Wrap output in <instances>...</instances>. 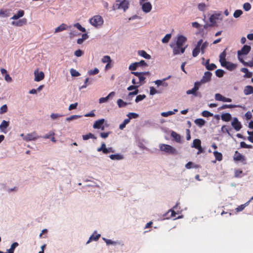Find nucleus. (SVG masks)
Here are the masks:
<instances>
[{
	"instance_id": "24",
	"label": "nucleus",
	"mask_w": 253,
	"mask_h": 253,
	"mask_svg": "<svg viewBox=\"0 0 253 253\" xmlns=\"http://www.w3.org/2000/svg\"><path fill=\"white\" fill-rule=\"evenodd\" d=\"M24 15V11L23 10H18L17 14H14L11 18V19L17 20L19 18H21Z\"/></svg>"
},
{
	"instance_id": "20",
	"label": "nucleus",
	"mask_w": 253,
	"mask_h": 253,
	"mask_svg": "<svg viewBox=\"0 0 253 253\" xmlns=\"http://www.w3.org/2000/svg\"><path fill=\"white\" fill-rule=\"evenodd\" d=\"M241 71L245 73V74L244 75V77L245 78H250L253 76V73L249 72L248 69L246 68H242L241 69Z\"/></svg>"
},
{
	"instance_id": "7",
	"label": "nucleus",
	"mask_w": 253,
	"mask_h": 253,
	"mask_svg": "<svg viewBox=\"0 0 253 253\" xmlns=\"http://www.w3.org/2000/svg\"><path fill=\"white\" fill-rule=\"evenodd\" d=\"M147 66L148 64L146 63V62L144 60H142L139 62H134L131 64L129 65L128 69L131 71H135L138 67H146Z\"/></svg>"
},
{
	"instance_id": "55",
	"label": "nucleus",
	"mask_w": 253,
	"mask_h": 253,
	"mask_svg": "<svg viewBox=\"0 0 253 253\" xmlns=\"http://www.w3.org/2000/svg\"><path fill=\"white\" fill-rule=\"evenodd\" d=\"M146 95L145 94H142V95H137L136 97V98H135V101L136 102V103H138L139 102V101H142V100H143L144 99H145L146 98Z\"/></svg>"
},
{
	"instance_id": "13",
	"label": "nucleus",
	"mask_w": 253,
	"mask_h": 253,
	"mask_svg": "<svg viewBox=\"0 0 253 253\" xmlns=\"http://www.w3.org/2000/svg\"><path fill=\"white\" fill-rule=\"evenodd\" d=\"M222 66L225 67L229 71H232L237 68V65L229 61H226L224 63L223 65Z\"/></svg>"
},
{
	"instance_id": "12",
	"label": "nucleus",
	"mask_w": 253,
	"mask_h": 253,
	"mask_svg": "<svg viewBox=\"0 0 253 253\" xmlns=\"http://www.w3.org/2000/svg\"><path fill=\"white\" fill-rule=\"evenodd\" d=\"M9 125V122L5 120H3L0 125V131L4 133L7 132V128Z\"/></svg>"
},
{
	"instance_id": "51",
	"label": "nucleus",
	"mask_w": 253,
	"mask_h": 253,
	"mask_svg": "<svg viewBox=\"0 0 253 253\" xmlns=\"http://www.w3.org/2000/svg\"><path fill=\"white\" fill-rule=\"evenodd\" d=\"M242 14L243 11L241 10H236L233 13V16L234 18H237L239 17Z\"/></svg>"
},
{
	"instance_id": "39",
	"label": "nucleus",
	"mask_w": 253,
	"mask_h": 253,
	"mask_svg": "<svg viewBox=\"0 0 253 253\" xmlns=\"http://www.w3.org/2000/svg\"><path fill=\"white\" fill-rule=\"evenodd\" d=\"M9 12L8 10L1 9L0 10V17H7L9 16Z\"/></svg>"
},
{
	"instance_id": "18",
	"label": "nucleus",
	"mask_w": 253,
	"mask_h": 253,
	"mask_svg": "<svg viewBox=\"0 0 253 253\" xmlns=\"http://www.w3.org/2000/svg\"><path fill=\"white\" fill-rule=\"evenodd\" d=\"M104 122L105 119H101L96 121L93 125V128L94 129H100V127H101Z\"/></svg>"
},
{
	"instance_id": "22",
	"label": "nucleus",
	"mask_w": 253,
	"mask_h": 253,
	"mask_svg": "<svg viewBox=\"0 0 253 253\" xmlns=\"http://www.w3.org/2000/svg\"><path fill=\"white\" fill-rule=\"evenodd\" d=\"M102 239H103V240H104L105 241V242L106 243L107 245H120L121 244V243L119 241H112L111 240L107 239L105 238H102Z\"/></svg>"
},
{
	"instance_id": "33",
	"label": "nucleus",
	"mask_w": 253,
	"mask_h": 253,
	"mask_svg": "<svg viewBox=\"0 0 253 253\" xmlns=\"http://www.w3.org/2000/svg\"><path fill=\"white\" fill-rule=\"evenodd\" d=\"M117 102L119 108L125 107L128 104H131V103H127L126 102H125L121 99H119L117 100Z\"/></svg>"
},
{
	"instance_id": "2",
	"label": "nucleus",
	"mask_w": 253,
	"mask_h": 253,
	"mask_svg": "<svg viewBox=\"0 0 253 253\" xmlns=\"http://www.w3.org/2000/svg\"><path fill=\"white\" fill-rule=\"evenodd\" d=\"M159 148L161 151L168 154L177 155L178 154V152L175 148L168 144H160Z\"/></svg>"
},
{
	"instance_id": "50",
	"label": "nucleus",
	"mask_w": 253,
	"mask_h": 253,
	"mask_svg": "<svg viewBox=\"0 0 253 253\" xmlns=\"http://www.w3.org/2000/svg\"><path fill=\"white\" fill-rule=\"evenodd\" d=\"M225 72L222 69H218L215 71V75L219 78H221L223 76Z\"/></svg>"
},
{
	"instance_id": "48",
	"label": "nucleus",
	"mask_w": 253,
	"mask_h": 253,
	"mask_svg": "<svg viewBox=\"0 0 253 253\" xmlns=\"http://www.w3.org/2000/svg\"><path fill=\"white\" fill-rule=\"evenodd\" d=\"M74 26L82 32H85L86 31L85 29L79 23L75 24Z\"/></svg>"
},
{
	"instance_id": "57",
	"label": "nucleus",
	"mask_w": 253,
	"mask_h": 253,
	"mask_svg": "<svg viewBox=\"0 0 253 253\" xmlns=\"http://www.w3.org/2000/svg\"><path fill=\"white\" fill-rule=\"evenodd\" d=\"M99 70L97 68H94V70H89L88 71V74L90 76L98 74L99 73Z\"/></svg>"
},
{
	"instance_id": "52",
	"label": "nucleus",
	"mask_w": 253,
	"mask_h": 253,
	"mask_svg": "<svg viewBox=\"0 0 253 253\" xmlns=\"http://www.w3.org/2000/svg\"><path fill=\"white\" fill-rule=\"evenodd\" d=\"M70 72L72 77H78L80 75V73L78 71L73 68L70 69Z\"/></svg>"
},
{
	"instance_id": "60",
	"label": "nucleus",
	"mask_w": 253,
	"mask_h": 253,
	"mask_svg": "<svg viewBox=\"0 0 253 253\" xmlns=\"http://www.w3.org/2000/svg\"><path fill=\"white\" fill-rule=\"evenodd\" d=\"M251 8V5L249 2H246L243 4V9L246 11H249Z\"/></svg>"
},
{
	"instance_id": "26",
	"label": "nucleus",
	"mask_w": 253,
	"mask_h": 253,
	"mask_svg": "<svg viewBox=\"0 0 253 253\" xmlns=\"http://www.w3.org/2000/svg\"><path fill=\"white\" fill-rule=\"evenodd\" d=\"M226 55V53L225 50L223 51L222 52H221L220 54V55H219V62H220L221 66H223L224 63L225 62L227 61L226 60V58H225Z\"/></svg>"
},
{
	"instance_id": "38",
	"label": "nucleus",
	"mask_w": 253,
	"mask_h": 253,
	"mask_svg": "<svg viewBox=\"0 0 253 253\" xmlns=\"http://www.w3.org/2000/svg\"><path fill=\"white\" fill-rule=\"evenodd\" d=\"M18 246V243L14 242L11 244L9 249L7 250L8 253H14L15 249Z\"/></svg>"
},
{
	"instance_id": "62",
	"label": "nucleus",
	"mask_w": 253,
	"mask_h": 253,
	"mask_svg": "<svg viewBox=\"0 0 253 253\" xmlns=\"http://www.w3.org/2000/svg\"><path fill=\"white\" fill-rule=\"evenodd\" d=\"M111 133V131H108V132H102L100 133V136L102 138H106L108 137L109 135Z\"/></svg>"
},
{
	"instance_id": "1",
	"label": "nucleus",
	"mask_w": 253,
	"mask_h": 253,
	"mask_svg": "<svg viewBox=\"0 0 253 253\" xmlns=\"http://www.w3.org/2000/svg\"><path fill=\"white\" fill-rule=\"evenodd\" d=\"M129 1L128 0H116L112 6V10L123 9L126 11L128 8Z\"/></svg>"
},
{
	"instance_id": "59",
	"label": "nucleus",
	"mask_w": 253,
	"mask_h": 253,
	"mask_svg": "<svg viewBox=\"0 0 253 253\" xmlns=\"http://www.w3.org/2000/svg\"><path fill=\"white\" fill-rule=\"evenodd\" d=\"M174 114V112H173L172 111H169L166 112H162L161 113V116L163 117H167L169 116L172 115Z\"/></svg>"
},
{
	"instance_id": "27",
	"label": "nucleus",
	"mask_w": 253,
	"mask_h": 253,
	"mask_svg": "<svg viewBox=\"0 0 253 253\" xmlns=\"http://www.w3.org/2000/svg\"><path fill=\"white\" fill-rule=\"evenodd\" d=\"M221 118L223 121L228 122L231 120L232 117L230 113H226L221 116Z\"/></svg>"
},
{
	"instance_id": "10",
	"label": "nucleus",
	"mask_w": 253,
	"mask_h": 253,
	"mask_svg": "<svg viewBox=\"0 0 253 253\" xmlns=\"http://www.w3.org/2000/svg\"><path fill=\"white\" fill-rule=\"evenodd\" d=\"M231 125L236 131H239L242 127L241 123L237 118H233V121L231 122Z\"/></svg>"
},
{
	"instance_id": "14",
	"label": "nucleus",
	"mask_w": 253,
	"mask_h": 253,
	"mask_svg": "<svg viewBox=\"0 0 253 253\" xmlns=\"http://www.w3.org/2000/svg\"><path fill=\"white\" fill-rule=\"evenodd\" d=\"M187 41V38L183 35H179L177 37L176 44L177 46H182Z\"/></svg>"
},
{
	"instance_id": "58",
	"label": "nucleus",
	"mask_w": 253,
	"mask_h": 253,
	"mask_svg": "<svg viewBox=\"0 0 253 253\" xmlns=\"http://www.w3.org/2000/svg\"><path fill=\"white\" fill-rule=\"evenodd\" d=\"M224 96H222L219 93H216L215 94V99L217 101H221L223 102Z\"/></svg>"
},
{
	"instance_id": "41",
	"label": "nucleus",
	"mask_w": 253,
	"mask_h": 253,
	"mask_svg": "<svg viewBox=\"0 0 253 253\" xmlns=\"http://www.w3.org/2000/svg\"><path fill=\"white\" fill-rule=\"evenodd\" d=\"M213 155L215 158L216 160L221 161L222 160V154L217 151H214Z\"/></svg>"
},
{
	"instance_id": "32",
	"label": "nucleus",
	"mask_w": 253,
	"mask_h": 253,
	"mask_svg": "<svg viewBox=\"0 0 253 253\" xmlns=\"http://www.w3.org/2000/svg\"><path fill=\"white\" fill-rule=\"evenodd\" d=\"M138 54L141 56L144 57L145 59H149L151 58V56L147 54V52L144 50H139L138 51Z\"/></svg>"
},
{
	"instance_id": "28",
	"label": "nucleus",
	"mask_w": 253,
	"mask_h": 253,
	"mask_svg": "<svg viewBox=\"0 0 253 253\" xmlns=\"http://www.w3.org/2000/svg\"><path fill=\"white\" fill-rule=\"evenodd\" d=\"M171 136L172 137L176 142H181V136L176 132L172 131L171 133Z\"/></svg>"
},
{
	"instance_id": "45",
	"label": "nucleus",
	"mask_w": 253,
	"mask_h": 253,
	"mask_svg": "<svg viewBox=\"0 0 253 253\" xmlns=\"http://www.w3.org/2000/svg\"><path fill=\"white\" fill-rule=\"evenodd\" d=\"M81 117H82V116H80V115H72L69 117L67 118L66 119V121L67 122H70L71 121L79 119V118H81Z\"/></svg>"
},
{
	"instance_id": "5",
	"label": "nucleus",
	"mask_w": 253,
	"mask_h": 253,
	"mask_svg": "<svg viewBox=\"0 0 253 253\" xmlns=\"http://www.w3.org/2000/svg\"><path fill=\"white\" fill-rule=\"evenodd\" d=\"M21 136H22L23 139L26 141L35 140L37 139L40 137V136L37 135V133L35 131H34L30 133H28L26 135L21 134Z\"/></svg>"
},
{
	"instance_id": "25",
	"label": "nucleus",
	"mask_w": 253,
	"mask_h": 253,
	"mask_svg": "<svg viewBox=\"0 0 253 253\" xmlns=\"http://www.w3.org/2000/svg\"><path fill=\"white\" fill-rule=\"evenodd\" d=\"M244 93L245 95H248L253 93V86L251 85H247L245 87Z\"/></svg>"
},
{
	"instance_id": "31",
	"label": "nucleus",
	"mask_w": 253,
	"mask_h": 253,
	"mask_svg": "<svg viewBox=\"0 0 253 253\" xmlns=\"http://www.w3.org/2000/svg\"><path fill=\"white\" fill-rule=\"evenodd\" d=\"M170 47L173 49V54L174 55L180 54V46H177L176 44V45L170 44Z\"/></svg>"
},
{
	"instance_id": "11",
	"label": "nucleus",
	"mask_w": 253,
	"mask_h": 253,
	"mask_svg": "<svg viewBox=\"0 0 253 253\" xmlns=\"http://www.w3.org/2000/svg\"><path fill=\"white\" fill-rule=\"evenodd\" d=\"M131 74H133L134 76L137 77L139 79V83H140L139 86L143 84L145 82V80L146 79V78L144 77V75L141 73V72H131Z\"/></svg>"
},
{
	"instance_id": "8",
	"label": "nucleus",
	"mask_w": 253,
	"mask_h": 253,
	"mask_svg": "<svg viewBox=\"0 0 253 253\" xmlns=\"http://www.w3.org/2000/svg\"><path fill=\"white\" fill-rule=\"evenodd\" d=\"M203 43V40L202 39H200L197 42L195 47L192 51V55L194 57H197L200 52V47Z\"/></svg>"
},
{
	"instance_id": "47",
	"label": "nucleus",
	"mask_w": 253,
	"mask_h": 253,
	"mask_svg": "<svg viewBox=\"0 0 253 253\" xmlns=\"http://www.w3.org/2000/svg\"><path fill=\"white\" fill-rule=\"evenodd\" d=\"M207 6L205 3H200L198 5V8L201 11H205Z\"/></svg>"
},
{
	"instance_id": "34",
	"label": "nucleus",
	"mask_w": 253,
	"mask_h": 253,
	"mask_svg": "<svg viewBox=\"0 0 253 253\" xmlns=\"http://www.w3.org/2000/svg\"><path fill=\"white\" fill-rule=\"evenodd\" d=\"M89 138L96 139L97 137L93 134L90 132L83 135V139L84 140H87Z\"/></svg>"
},
{
	"instance_id": "19",
	"label": "nucleus",
	"mask_w": 253,
	"mask_h": 253,
	"mask_svg": "<svg viewBox=\"0 0 253 253\" xmlns=\"http://www.w3.org/2000/svg\"><path fill=\"white\" fill-rule=\"evenodd\" d=\"M241 106L239 105H233V104H224L222 106L218 108V110L220 111L226 108H234L236 107H241Z\"/></svg>"
},
{
	"instance_id": "53",
	"label": "nucleus",
	"mask_w": 253,
	"mask_h": 253,
	"mask_svg": "<svg viewBox=\"0 0 253 253\" xmlns=\"http://www.w3.org/2000/svg\"><path fill=\"white\" fill-rule=\"evenodd\" d=\"M243 171L239 169H235L234 171V176L235 177H242L243 175H242Z\"/></svg>"
},
{
	"instance_id": "16",
	"label": "nucleus",
	"mask_w": 253,
	"mask_h": 253,
	"mask_svg": "<svg viewBox=\"0 0 253 253\" xmlns=\"http://www.w3.org/2000/svg\"><path fill=\"white\" fill-rule=\"evenodd\" d=\"M142 9L145 13L149 12L152 9V5L150 2H146L142 4Z\"/></svg>"
},
{
	"instance_id": "30",
	"label": "nucleus",
	"mask_w": 253,
	"mask_h": 253,
	"mask_svg": "<svg viewBox=\"0 0 253 253\" xmlns=\"http://www.w3.org/2000/svg\"><path fill=\"white\" fill-rule=\"evenodd\" d=\"M219 15H220V14H212L210 16L209 20L211 22V24H212V26H213L215 24V23H216L215 20L218 18V17Z\"/></svg>"
},
{
	"instance_id": "6",
	"label": "nucleus",
	"mask_w": 253,
	"mask_h": 253,
	"mask_svg": "<svg viewBox=\"0 0 253 253\" xmlns=\"http://www.w3.org/2000/svg\"><path fill=\"white\" fill-rule=\"evenodd\" d=\"M212 73L209 71L205 72L204 76L200 81H197L201 85L211 81Z\"/></svg>"
},
{
	"instance_id": "36",
	"label": "nucleus",
	"mask_w": 253,
	"mask_h": 253,
	"mask_svg": "<svg viewBox=\"0 0 253 253\" xmlns=\"http://www.w3.org/2000/svg\"><path fill=\"white\" fill-rule=\"evenodd\" d=\"M201 141L199 139H195L193 140V145H192V147H194L195 148H201Z\"/></svg>"
},
{
	"instance_id": "40",
	"label": "nucleus",
	"mask_w": 253,
	"mask_h": 253,
	"mask_svg": "<svg viewBox=\"0 0 253 253\" xmlns=\"http://www.w3.org/2000/svg\"><path fill=\"white\" fill-rule=\"evenodd\" d=\"M100 237V234H98L96 235L95 236H94V234H92L89 237V240L86 242V244H88L90 242H91L92 240L97 241Z\"/></svg>"
},
{
	"instance_id": "3",
	"label": "nucleus",
	"mask_w": 253,
	"mask_h": 253,
	"mask_svg": "<svg viewBox=\"0 0 253 253\" xmlns=\"http://www.w3.org/2000/svg\"><path fill=\"white\" fill-rule=\"evenodd\" d=\"M200 86L201 85L199 84V83L197 82H196L194 83V87L191 89H189L186 91V94L187 95L192 94L194 97L201 98L202 97V94L201 92L198 91Z\"/></svg>"
},
{
	"instance_id": "64",
	"label": "nucleus",
	"mask_w": 253,
	"mask_h": 253,
	"mask_svg": "<svg viewBox=\"0 0 253 253\" xmlns=\"http://www.w3.org/2000/svg\"><path fill=\"white\" fill-rule=\"evenodd\" d=\"M216 68V66L214 63L210 64L206 69L209 71H211Z\"/></svg>"
},
{
	"instance_id": "46",
	"label": "nucleus",
	"mask_w": 253,
	"mask_h": 253,
	"mask_svg": "<svg viewBox=\"0 0 253 253\" xmlns=\"http://www.w3.org/2000/svg\"><path fill=\"white\" fill-rule=\"evenodd\" d=\"M127 117H128V119H129V120L131 119H136L137 118L139 117V115L138 114L135 113H129L127 115Z\"/></svg>"
},
{
	"instance_id": "15",
	"label": "nucleus",
	"mask_w": 253,
	"mask_h": 253,
	"mask_svg": "<svg viewBox=\"0 0 253 253\" xmlns=\"http://www.w3.org/2000/svg\"><path fill=\"white\" fill-rule=\"evenodd\" d=\"M115 95L114 91L111 92L106 97H101L99 99V103H103L107 102L110 98H113Z\"/></svg>"
},
{
	"instance_id": "61",
	"label": "nucleus",
	"mask_w": 253,
	"mask_h": 253,
	"mask_svg": "<svg viewBox=\"0 0 253 253\" xmlns=\"http://www.w3.org/2000/svg\"><path fill=\"white\" fill-rule=\"evenodd\" d=\"M202 114V116L205 117H212L213 115L212 113L208 111H203Z\"/></svg>"
},
{
	"instance_id": "56",
	"label": "nucleus",
	"mask_w": 253,
	"mask_h": 253,
	"mask_svg": "<svg viewBox=\"0 0 253 253\" xmlns=\"http://www.w3.org/2000/svg\"><path fill=\"white\" fill-rule=\"evenodd\" d=\"M102 62L103 63H111V59L109 56L106 55L103 57L102 59Z\"/></svg>"
},
{
	"instance_id": "29",
	"label": "nucleus",
	"mask_w": 253,
	"mask_h": 253,
	"mask_svg": "<svg viewBox=\"0 0 253 253\" xmlns=\"http://www.w3.org/2000/svg\"><path fill=\"white\" fill-rule=\"evenodd\" d=\"M68 26H67L66 24L62 23L55 29V33L62 32L64 30H66Z\"/></svg>"
},
{
	"instance_id": "4",
	"label": "nucleus",
	"mask_w": 253,
	"mask_h": 253,
	"mask_svg": "<svg viewBox=\"0 0 253 253\" xmlns=\"http://www.w3.org/2000/svg\"><path fill=\"white\" fill-rule=\"evenodd\" d=\"M89 22L94 27L98 28L103 25L104 20L101 16L97 15L90 18Z\"/></svg>"
},
{
	"instance_id": "49",
	"label": "nucleus",
	"mask_w": 253,
	"mask_h": 253,
	"mask_svg": "<svg viewBox=\"0 0 253 253\" xmlns=\"http://www.w3.org/2000/svg\"><path fill=\"white\" fill-rule=\"evenodd\" d=\"M91 84V81H89V78H87L85 80L84 82V84L82 86H81L80 87V89H81L83 88H84L86 87L87 85H88L90 84Z\"/></svg>"
},
{
	"instance_id": "44",
	"label": "nucleus",
	"mask_w": 253,
	"mask_h": 253,
	"mask_svg": "<svg viewBox=\"0 0 253 253\" xmlns=\"http://www.w3.org/2000/svg\"><path fill=\"white\" fill-rule=\"evenodd\" d=\"M129 119H125L123 123L120 125L119 128L121 130H123L126 127V125L129 123Z\"/></svg>"
},
{
	"instance_id": "42",
	"label": "nucleus",
	"mask_w": 253,
	"mask_h": 253,
	"mask_svg": "<svg viewBox=\"0 0 253 253\" xmlns=\"http://www.w3.org/2000/svg\"><path fill=\"white\" fill-rule=\"evenodd\" d=\"M171 37V35L170 34H167L162 40V42L163 43H168L169 40Z\"/></svg>"
},
{
	"instance_id": "23",
	"label": "nucleus",
	"mask_w": 253,
	"mask_h": 253,
	"mask_svg": "<svg viewBox=\"0 0 253 253\" xmlns=\"http://www.w3.org/2000/svg\"><path fill=\"white\" fill-rule=\"evenodd\" d=\"M35 81L36 82H40L43 79L44 77V73L42 72H40V73H38L36 74L35 73Z\"/></svg>"
},
{
	"instance_id": "17",
	"label": "nucleus",
	"mask_w": 253,
	"mask_h": 253,
	"mask_svg": "<svg viewBox=\"0 0 253 253\" xmlns=\"http://www.w3.org/2000/svg\"><path fill=\"white\" fill-rule=\"evenodd\" d=\"M234 160L236 161H242V162H244L246 161V158L244 156L242 155L236 151L234 154Z\"/></svg>"
},
{
	"instance_id": "54",
	"label": "nucleus",
	"mask_w": 253,
	"mask_h": 253,
	"mask_svg": "<svg viewBox=\"0 0 253 253\" xmlns=\"http://www.w3.org/2000/svg\"><path fill=\"white\" fill-rule=\"evenodd\" d=\"M7 110L8 108L7 105L6 104L2 105L0 108V114H3L6 113L7 112Z\"/></svg>"
},
{
	"instance_id": "21",
	"label": "nucleus",
	"mask_w": 253,
	"mask_h": 253,
	"mask_svg": "<svg viewBox=\"0 0 253 253\" xmlns=\"http://www.w3.org/2000/svg\"><path fill=\"white\" fill-rule=\"evenodd\" d=\"M109 158L113 160H121L124 158V156L120 154H112Z\"/></svg>"
},
{
	"instance_id": "63",
	"label": "nucleus",
	"mask_w": 253,
	"mask_h": 253,
	"mask_svg": "<svg viewBox=\"0 0 253 253\" xmlns=\"http://www.w3.org/2000/svg\"><path fill=\"white\" fill-rule=\"evenodd\" d=\"M159 91L156 90L154 87L151 86L150 87V94L153 95L155 94L159 93Z\"/></svg>"
},
{
	"instance_id": "35",
	"label": "nucleus",
	"mask_w": 253,
	"mask_h": 253,
	"mask_svg": "<svg viewBox=\"0 0 253 253\" xmlns=\"http://www.w3.org/2000/svg\"><path fill=\"white\" fill-rule=\"evenodd\" d=\"M195 123L199 127H201L205 125L206 122L203 119H197L195 120Z\"/></svg>"
},
{
	"instance_id": "43",
	"label": "nucleus",
	"mask_w": 253,
	"mask_h": 253,
	"mask_svg": "<svg viewBox=\"0 0 253 253\" xmlns=\"http://www.w3.org/2000/svg\"><path fill=\"white\" fill-rule=\"evenodd\" d=\"M249 203L250 201H248L245 204L240 205L236 209V211L239 212L243 211L244 208L249 204Z\"/></svg>"
},
{
	"instance_id": "9",
	"label": "nucleus",
	"mask_w": 253,
	"mask_h": 253,
	"mask_svg": "<svg viewBox=\"0 0 253 253\" xmlns=\"http://www.w3.org/2000/svg\"><path fill=\"white\" fill-rule=\"evenodd\" d=\"M251 47L250 45H244L240 50H238V55H247L251 51Z\"/></svg>"
},
{
	"instance_id": "37",
	"label": "nucleus",
	"mask_w": 253,
	"mask_h": 253,
	"mask_svg": "<svg viewBox=\"0 0 253 253\" xmlns=\"http://www.w3.org/2000/svg\"><path fill=\"white\" fill-rule=\"evenodd\" d=\"M209 46V42L207 41L204 42L202 45L200 47V52H201L202 54H204L205 52L206 49Z\"/></svg>"
}]
</instances>
